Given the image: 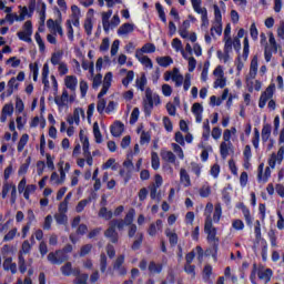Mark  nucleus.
Returning a JSON list of instances; mask_svg holds the SVG:
<instances>
[{"label": "nucleus", "instance_id": "f8f14e48", "mask_svg": "<svg viewBox=\"0 0 284 284\" xmlns=\"http://www.w3.org/2000/svg\"><path fill=\"white\" fill-rule=\"evenodd\" d=\"M125 131V124L121 121H115L111 126H110V132L112 136L119 138L123 132Z\"/></svg>", "mask_w": 284, "mask_h": 284}, {"label": "nucleus", "instance_id": "58836bf2", "mask_svg": "<svg viewBox=\"0 0 284 284\" xmlns=\"http://www.w3.org/2000/svg\"><path fill=\"white\" fill-rule=\"evenodd\" d=\"M28 141H30V135L24 133L18 142V152H23L26 145H28Z\"/></svg>", "mask_w": 284, "mask_h": 284}, {"label": "nucleus", "instance_id": "c03bdc74", "mask_svg": "<svg viewBox=\"0 0 284 284\" xmlns=\"http://www.w3.org/2000/svg\"><path fill=\"white\" fill-rule=\"evenodd\" d=\"M18 265L20 274H26V272H28V265L26 264V258L23 255L18 256Z\"/></svg>", "mask_w": 284, "mask_h": 284}, {"label": "nucleus", "instance_id": "c85d7f7f", "mask_svg": "<svg viewBox=\"0 0 284 284\" xmlns=\"http://www.w3.org/2000/svg\"><path fill=\"white\" fill-rule=\"evenodd\" d=\"M162 225H163L162 220H156L155 223H151L148 229L149 236H154L156 234V227H158V230H161Z\"/></svg>", "mask_w": 284, "mask_h": 284}, {"label": "nucleus", "instance_id": "774afa93", "mask_svg": "<svg viewBox=\"0 0 284 284\" xmlns=\"http://www.w3.org/2000/svg\"><path fill=\"white\" fill-rule=\"evenodd\" d=\"M91 252H92V244H85L81 246L79 256L81 257L88 256V254H90Z\"/></svg>", "mask_w": 284, "mask_h": 284}, {"label": "nucleus", "instance_id": "13d9d810", "mask_svg": "<svg viewBox=\"0 0 284 284\" xmlns=\"http://www.w3.org/2000/svg\"><path fill=\"white\" fill-rule=\"evenodd\" d=\"M116 163V160L114 158H110L103 165H102V170H116V165L114 164Z\"/></svg>", "mask_w": 284, "mask_h": 284}, {"label": "nucleus", "instance_id": "9b49d317", "mask_svg": "<svg viewBox=\"0 0 284 284\" xmlns=\"http://www.w3.org/2000/svg\"><path fill=\"white\" fill-rule=\"evenodd\" d=\"M112 87V72H108L104 77L102 89L98 94V99H103L108 94V90Z\"/></svg>", "mask_w": 284, "mask_h": 284}, {"label": "nucleus", "instance_id": "c9c22d12", "mask_svg": "<svg viewBox=\"0 0 284 284\" xmlns=\"http://www.w3.org/2000/svg\"><path fill=\"white\" fill-rule=\"evenodd\" d=\"M151 168L153 170H159L161 168V160L159 159L158 152H151Z\"/></svg>", "mask_w": 284, "mask_h": 284}, {"label": "nucleus", "instance_id": "5701e85b", "mask_svg": "<svg viewBox=\"0 0 284 284\" xmlns=\"http://www.w3.org/2000/svg\"><path fill=\"white\" fill-rule=\"evenodd\" d=\"M148 270H149L150 274H161V272H163V265L161 263L151 261L149 263Z\"/></svg>", "mask_w": 284, "mask_h": 284}, {"label": "nucleus", "instance_id": "4c0bfd02", "mask_svg": "<svg viewBox=\"0 0 284 284\" xmlns=\"http://www.w3.org/2000/svg\"><path fill=\"white\" fill-rule=\"evenodd\" d=\"M80 141L82 142V150L84 154H90V140L88 136H83L82 131L80 132Z\"/></svg>", "mask_w": 284, "mask_h": 284}, {"label": "nucleus", "instance_id": "ea45409f", "mask_svg": "<svg viewBox=\"0 0 284 284\" xmlns=\"http://www.w3.org/2000/svg\"><path fill=\"white\" fill-rule=\"evenodd\" d=\"M221 216H223V209L221 207V204H215L213 223H219L221 221Z\"/></svg>", "mask_w": 284, "mask_h": 284}, {"label": "nucleus", "instance_id": "b1692460", "mask_svg": "<svg viewBox=\"0 0 284 284\" xmlns=\"http://www.w3.org/2000/svg\"><path fill=\"white\" fill-rule=\"evenodd\" d=\"M156 63L160 64L161 68H169V65H172V63H174V60L170 55L159 57L156 58Z\"/></svg>", "mask_w": 284, "mask_h": 284}, {"label": "nucleus", "instance_id": "9d476101", "mask_svg": "<svg viewBox=\"0 0 284 284\" xmlns=\"http://www.w3.org/2000/svg\"><path fill=\"white\" fill-rule=\"evenodd\" d=\"M235 207L237 210H241L243 216H244V220H245V223L248 227H252L253 225V219H252V214L250 213V209L246 207L245 203L243 202H240L235 205Z\"/></svg>", "mask_w": 284, "mask_h": 284}, {"label": "nucleus", "instance_id": "4d7b16f0", "mask_svg": "<svg viewBox=\"0 0 284 284\" xmlns=\"http://www.w3.org/2000/svg\"><path fill=\"white\" fill-rule=\"evenodd\" d=\"M105 105H108V101H105V99L103 98H100L97 104V111L99 112V114H103V112H105Z\"/></svg>", "mask_w": 284, "mask_h": 284}, {"label": "nucleus", "instance_id": "ddd939ff", "mask_svg": "<svg viewBox=\"0 0 284 284\" xmlns=\"http://www.w3.org/2000/svg\"><path fill=\"white\" fill-rule=\"evenodd\" d=\"M97 199V193H91V195L88 199L81 200L77 206H75V212L78 214H81L88 205V203H92V201H95Z\"/></svg>", "mask_w": 284, "mask_h": 284}, {"label": "nucleus", "instance_id": "0e129e2a", "mask_svg": "<svg viewBox=\"0 0 284 284\" xmlns=\"http://www.w3.org/2000/svg\"><path fill=\"white\" fill-rule=\"evenodd\" d=\"M149 189H150L151 200L152 201H158V202L161 201V193L156 194L159 189L156 186H149Z\"/></svg>", "mask_w": 284, "mask_h": 284}, {"label": "nucleus", "instance_id": "2eb2a0df", "mask_svg": "<svg viewBox=\"0 0 284 284\" xmlns=\"http://www.w3.org/2000/svg\"><path fill=\"white\" fill-rule=\"evenodd\" d=\"M68 99H70V94L68 93V90H63L61 97L57 95L54 98V103L58 105V108H65V103H68Z\"/></svg>", "mask_w": 284, "mask_h": 284}, {"label": "nucleus", "instance_id": "603ef678", "mask_svg": "<svg viewBox=\"0 0 284 284\" xmlns=\"http://www.w3.org/2000/svg\"><path fill=\"white\" fill-rule=\"evenodd\" d=\"M54 219L58 225H65L68 223V215L65 213H57Z\"/></svg>", "mask_w": 284, "mask_h": 284}, {"label": "nucleus", "instance_id": "f257e3e1", "mask_svg": "<svg viewBox=\"0 0 284 284\" xmlns=\"http://www.w3.org/2000/svg\"><path fill=\"white\" fill-rule=\"evenodd\" d=\"M204 232L207 234L209 243H213L211 248H206L205 256H212L214 261H219V237H216V227L212 224L211 215L205 219Z\"/></svg>", "mask_w": 284, "mask_h": 284}, {"label": "nucleus", "instance_id": "c756f323", "mask_svg": "<svg viewBox=\"0 0 284 284\" xmlns=\"http://www.w3.org/2000/svg\"><path fill=\"white\" fill-rule=\"evenodd\" d=\"M180 181L184 183V187H190V185H192L190 174H187V171L185 169H181L180 171Z\"/></svg>", "mask_w": 284, "mask_h": 284}, {"label": "nucleus", "instance_id": "3c124183", "mask_svg": "<svg viewBox=\"0 0 284 284\" xmlns=\"http://www.w3.org/2000/svg\"><path fill=\"white\" fill-rule=\"evenodd\" d=\"M132 81H134V71H128L126 77L122 79V85H124V88H128V85H130V83H132Z\"/></svg>", "mask_w": 284, "mask_h": 284}, {"label": "nucleus", "instance_id": "052dcab7", "mask_svg": "<svg viewBox=\"0 0 284 284\" xmlns=\"http://www.w3.org/2000/svg\"><path fill=\"white\" fill-rule=\"evenodd\" d=\"M88 278H90V275L88 273H82L81 275H78V277H75L73 283L74 284H88Z\"/></svg>", "mask_w": 284, "mask_h": 284}, {"label": "nucleus", "instance_id": "1a4fd4ad", "mask_svg": "<svg viewBox=\"0 0 284 284\" xmlns=\"http://www.w3.org/2000/svg\"><path fill=\"white\" fill-rule=\"evenodd\" d=\"M123 263H125V255H119L113 263V270L119 272V276H125L128 274V268L123 266Z\"/></svg>", "mask_w": 284, "mask_h": 284}, {"label": "nucleus", "instance_id": "cd10ccee", "mask_svg": "<svg viewBox=\"0 0 284 284\" xmlns=\"http://www.w3.org/2000/svg\"><path fill=\"white\" fill-rule=\"evenodd\" d=\"M227 190H232V184H229L227 187H224L222 190V201L225 203V205L232 204V195H230V192Z\"/></svg>", "mask_w": 284, "mask_h": 284}, {"label": "nucleus", "instance_id": "5fc2aeb1", "mask_svg": "<svg viewBox=\"0 0 284 284\" xmlns=\"http://www.w3.org/2000/svg\"><path fill=\"white\" fill-rule=\"evenodd\" d=\"M34 39H36V42L39 45L40 52H45V42H43V39L41 38V33L36 32Z\"/></svg>", "mask_w": 284, "mask_h": 284}, {"label": "nucleus", "instance_id": "f03ea898", "mask_svg": "<svg viewBox=\"0 0 284 284\" xmlns=\"http://www.w3.org/2000/svg\"><path fill=\"white\" fill-rule=\"evenodd\" d=\"M20 10V14L9 13L6 16L7 21L12 26L14 21H26V17L32 19V14H34V10H37V0H29L28 7H18Z\"/></svg>", "mask_w": 284, "mask_h": 284}, {"label": "nucleus", "instance_id": "680f3d73", "mask_svg": "<svg viewBox=\"0 0 284 284\" xmlns=\"http://www.w3.org/2000/svg\"><path fill=\"white\" fill-rule=\"evenodd\" d=\"M61 272L63 276H72V263L67 262L63 266H61Z\"/></svg>", "mask_w": 284, "mask_h": 284}, {"label": "nucleus", "instance_id": "79ce46f5", "mask_svg": "<svg viewBox=\"0 0 284 284\" xmlns=\"http://www.w3.org/2000/svg\"><path fill=\"white\" fill-rule=\"evenodd\" d=\"M34 192H37V185L34 184L27 185L23 192V197L26 199V201H30V195L34 194Z\"/></svg>", "mask_w": 284, "mask_h": 284}, {"label": "nucleus", "instance_id": "4468645a", "mask_svg": "<svg viewBox=\"0 0 284 284\" xmlns=\"http://www.w3.org/2000/svg\"><path fill=\"white\" fill-rule=\"evenodd\" d=\"M49 74L50 65L48 63H44L42 68V83L44 85L43 92H48V90H50V80H48Z\"/></svg>", "mask_w": 284, "mask_h": 284}, {"label": "nucleus", "instance_id": "de8ad7c7", "mask_svg": "<svg viewBox=\"0 0 284 284\" xmlns=\"http://www.w3.org/2000/svg\"><path fill=\"white\" fill-rule=\"evenodd\" d=\"M162 159L168 163H176V155L172 151H165L162 153Z\"/></svg>", "mask_w": 284, "mask_h": 284}, {"label": "nucleus", "instance_id": "69168bd1", "mask_svg": "<svg viewBox=\"0 0 284 284\" xmlns=\"http://www.w3.org/2000/svg\"><path fill=\"white\" fill-rule=\"evenodd\" d=\"M150 141H152V135L145 131H142L140 136V145H145V143H150Z\"/></svg>", "mask_w": 284, "mask_h": 284}, {"label": "nucleus", "instance_id": "bb28decb", "mask_svg": "<svg viewBox=\"0 0 284 284\" xmlns=\"http://www.w3.org/2000/svg\"><path fill=\"white\" fill-rule=\"evenodd\" d=\"M145 85H148V78L145 77V73H143L140 78L135 80V87L141 92H145Z\"/></svg>", "mask_w": 284, "mask_h": 284}, {"label": "nucleus", "instance_id": "f3484780", "mask_svg": "<svg viewBox=\"0 0 284 284\" xmlns=\"http://www.w3.org/2000/svg\"><path fill=\"white\" fill-rule=\"evenodd\" d=\"M273 274L274 272L272 271V268H265L264 271L257 272L260 281H264L265 283H270V281H272Z\"/></svg>", "mask_w": 284, "mask_h": 284}, {"label": "nucleus", "instance_id": "2f4dec72", "mask_svg": "<svg viewBox=\"0 0 284 284\" xmlns=\"http://www.w3.org/2000/svg\"><path fill=\"white\" fill-rule=\"evenodd\" d=\"M32 163V156H28L26 159V163H23L19 170H18V174L19 176H23V174H28V170L30 169V164Z\"/></svg>", "mask_w": 284, "mask_h": 284}, {"label": "nucleus", "instance_id": "412c9836", "mask_svg": "<svg viewBox=\"0 0 284 284\" xmlns=\"http://www.w3.org/2000/svg\"><path fill=\"white\" fill-rule=\"evenodd\" d=\"M195 12L196 14H201L202 28H207L210 26V19L207 18V9L200 7L199 10Z\"/></svg>", "mask_w": 284, "mask_h": 284}, {"label": "nucleus", "instance_id": "4be33fe9", "mask_svg": "<svg viewBox=\"0 0 284 284\" xmlns=\"http://www.w3.org/2000/svg\"><path fill=\"white\" fill-rule=\"evenodd\" d=\"M139 54H154L156 52V45L154 43H145L140 50H138Z\"/></svg>", "mask_w": 284, "mask_h": 284}, {"label": "nucleus", "instance_id": "a211bd4d", "mask_svg": "<svg viewBox=\"0 0 284 284\" xmlns=\"http://www.w3.org/2000/svg\"><path fill=\"white\" fill-rule=\"evenodd\" d=\"M110 17H112V10L102 13V26L106 34L110 32Z\"/></svg>", "mask_w": 284, "mask_h": 284}, {"label": "nucleus", "instance_id": "dca6fc26", "mask_svg": "<svg viewBox=\"0 0 284 284\" xmlns=\"http://www.w3.org/2000/svg\"><path fill=\"white\" fill-rule=\"evenodd\" d=\"M164 234L169 239L171 247H176V245H179V235L176 232H172L170 229H166Z\"/></svg>", "mask_w": 284, "mask_h": 284}, {"label": "nucleus", "instance_id": "e433bc0d", "mask_svg": "<svg viewBox=\"0 0 284 284\" xmlns=\"http://www.w3.org/2000/svg\"><path fill=\"white\" fill-rule=\"evenodd\" d=\"M213 10H214V21L217 26H221V23H223V14L221 13V8H219V4H214Z\"/></svg>", "mask_w": 284, "mask_h": 284}, {"label": "nucleus", "instance_id": "6e6552de", "mask_svg": "<svg viewBox=\"0 0 284 284\" xmlns=\"http://www.w3.org/2000/svg\"><path fill=\"white\" fill-rule=\"evenodd\" d=\"M58 17L59 20H53V19H49L47 21V28L54 30L55 32H58V34H60V37H63V28L61 27V11L58 10Z\"/></svg>", "mask_w": 284, "mask_h": 284}, {"label": "nucleus", "instance_id": "864d4df0", "mask_svg": "<svg viewBox=\"0 0 284 284\" xmlns=\"http://www.w3.org/2000/svg\"><path fill=\"white\" fill-rule=\"evenodd\" d=\"M220 154L222 159H227L230 156V148L227 146V143L222 142L220 145Z\"/></svg>", "mask_w": 284, "mask_h": 284}, {"label": "nucleus", "instance_id": "338daca9", "mask_svg": "<svg viewBox=\"0 0 284 284\" xmlns=\"http://www.w3.org/2000/svg\"><path fill=\"white\" fill-rule=\"evenodd\" d=\"M210 72V61L204 62V67L201 73V81H207V74Z\"/></svg>", "mask_w": 284, "mask_h": 284}, {"label": "nucleus", "instance_id": "7c9ffc66", "mask_svg": "<svg viewBox=\"0 0 284 284\" xmlns=\"http://www.w3.org/2000/svg\"><path fill=\"white\" fill-rule=\"evenodd\" d=\"M135 57L140 61V63H142V65H145V68H153L154 64L152 63V59H150L148 55L141 57V54H139V51H136Z\"/></svg>", "mask_w": 284, "mask_h": 284}, {"label": "nucleus", "instance_id": "a18cd8bd", "mask_svg": "<svg viewBox=\"0 0 284 284\" xmlns=\"http://www.w3.org/2000/svg\"><path fill=\"white\" fill-rule=\"evenodd\" d=\"M61 59H63V52H61V51L53 52L51 55L52 65H60Z\"/></svg>", "mask_w": 284, "mask_h": 284}, {"label": "nucleus", "instance_id": "a878e982", "mask_svg": "<svg viewBox=\"0 0 284 284\" xmlns=\"http://www.w3.org/2000/svg\"><path fill=\"white\" fill-rule=\"evenodd\" d=\"M64 83L68 90H77V83H79V80L74 75H68Z\"/></svg>", "mask_w": 284, "mask_h": 284}, {"label": "nucleus", "instance_id": "bf43d9fd", "mask_svg": "<svg viewBox=\"0 0 284 284\" xmlns=\"http://www.w3.org/2000/svg\"><path fill=\"white\" fill-rule=\"evenodd\" d=\"M252 143L255 150H258V145L261 143V132L256 128L254 129V136Z\"/></svg>", "mask_w": 284, "mask_h": 284}, {"label": "nucleus", "instance_id": "49530a36", "mask_svg": "<svg viewBox=\"0 0 284 284\" xmlns=\"http://www.w3.org/2000/svg\"><path fill=\"white\" fill-rule=\"evenodd\" d=\"M106 270H108V256H105V253H101V255H100V272L102 274H105Z\"/></svg>", "mask_w": 284, "mask_h": 284}, {"label": "nucleus", "instance_id": "aec40b11", "mask_svg": "<svg viewBox=\"0 0 284 284\" xmlns=\"http://www.w3.org/2000/svg\"><path fill=\"white\" fill-rule=\"evenodd\" d=\"M130 32H134V24L125 22L118 29V34L123 37V34H130Z\"/></svg>", "mask_w": 284, "mask_h": 284}, {"label": "nucleus", "instance_id": "8fccbe9b", "mask_svg": "<svg viewBox=\"0 0 284 284\" xmlns=\"http://www.w3.org/2000/svg\"><path fill=\"white\" fill-rule=\"evenodd\" d=\"M141 245H143V233H139L138 239L131 245V250H133V252H136V250H141Z\"/></svg>", "mask_w": 284, "mask_h": 284}, {"label": "nucleus", "instance_id": "473e14b6", "mask_svg": "<svg viewBox=\"0 0 284 284\" xmlns=\"http://www.w3.org/2000/svg\"><path fill=\"white\" fill-rule=\"evenodd\" d=\"M93 136L95 143H103V134H101V129H99V122L93 123Z\"/></svg>", "mask_w": 284, "mask_h": 284}, {"label": "nucleus", "instance_id": "423d86ee", "mask_svg": "<svg viewBox=\"0 0 284 284\" xmlns=\"http://www.w3.org/2000/svg\"><path fill=\"white\" fill-rule=\"evenodd\" d=\"M275 88H276V84L272 83L265 89L264 92H262L260 100H258V108H261V110H263V108H265V105H267L268 99H272V97H274Z\"/></svg>", "mask_w": 284, "mask_h": 284}, {"label": "nucleus", "instance_id": "6ab92c4d", "mask_svg": "<svg viewBox=\"0 0 284 284\" xmlns=\"http://www.w3.org/2000/svg\"><path fill=\"white\" fill-rule=\"evenodd\" d=\"M257 73H258V57L255 55L251 60V67H250L251 79H256Z\"/></svg>", "mask_w": 284, "mask_h": 284}, {"label": "nucleus", "instance_id": "39448f33", "mask_svg": "<svg viewBox=\"0 0 284 284\" xmlns=\"http://www.w3.org/2000/svg\"><path fill=\"white\" fill-rule=\"evenodd\" d=\"M69 258L70 256L68 253L63 252L62 250H57L55 252H50L48 254V261H50L52 265H61Z\"/></svg>", "mask_w": 284, "mask_h": 284}, {"label": "nucleus", "instance_id": "e2e57ef3", "mask_svg": "<svg viewBox=\"0 0 284 284\" xmlns=\"http://www.w3.org/2000/svg\"><path fill=\"white\" fill-rule=\"evenodd\" d=\"M94 28V24L92 23V19L88 18L84 21V31L88 34V37L92 36V29Z\"/></svg>", "mask_w": 284, "mask_h": 284}, {"label": "nucleus", "instance_id": "37998d69", "mask_svg": "<svg viewBox=\"0 0 284 284\" xmlns=\"http://www.w3.org/2000/svg\"><path fill=\"white\" fill-rule=\"evenodd\" d=\"M80 114H82V116H85V111H83V109H79V108L74 109L72 118L74 120L75 125H79L81 123Z\"/></svg>", "mask_w": 284, "mask_h": 284}, {"label": "nucleus", "instance_id": "20e7f679", "mask_svg": "<svg viewBox=\"0 0 284 284\" xmlns=\"http://www.w3.org/2000/svg\"><path fill=\"white\" fill-rule=\"evenodd\" d=\"M152 110H154V98L152 97V89H145V99L143 100L144 116H152Z\"/></svg>", "mask_w": 284, "mask_h": 284}, {"label": "nucleus", "instance_id": "6e6d98bb", "mask_svg": "<svg viewBox=\"0 0 284 284\" xmlns=\"http://www.w3.org/2000/svg\"><path fill=\"white\" fill-rule=\"evenodd\" d=\"M244 48H243V59L247 61V57H250V39L247 37L244 38Z\"/></svg>", "mask_w": 284, "mask_h": 284}, {"label": "nucleus", "instance_id": "a19ab883", "mask_svg": "<svg viewBox=\"0 0 284 284\" xmlns=\"http://www.w3.org/2000/svg\"><path fill=\"white\" fill-rule=\"evenodd\" d=\"M243 154H244V159H245V162H246L244 164V168L247 170V168L250 165V159H252V146H250V144H247L244 148Z\"/></svg>", "mask_w": 284, "mask_h": 284}, {"label": "nucleus", "instance_id": "7ed1b4c3", "mask_svg": "<svg viewBox=\"0 0 284 284\" xmlns=\"http://www.w3.org/2000/svg\"><path fill=\"white\" fill-rule=\"evenodd\" d=\"M125 225L128 224L123 219L112 220L109 223V227L104 232V236L106 239H110L111 243H119V233L116 232V229L121 232L123 231V227H125Z\"/></svg>", "mask_w": 284, "mask_h": 284}, {"label": "nucleus", "instance_id": "09e8293b", "mask_svg": "<svg viewBox=\"0 0 284 284\" xmlns=\"http://www.w3.org/2000/svg\"><path fill=\"white\" fill-rule=\"evenodd\" d=\"M17 34L20 41H24L26 43H32V38H31L32 33H28L26 31H19Z\"/></svg>", "mask_w": 284, "mask_h": 284}, {"label": "nucleus", "instance_id": "72a5a7b5", "mask_svg": "<svg viewBox=\"0 0 284 284\" xmlns=\"http://www.w3.org/2000/svg\"><path fill=\"white\" fill-rule=\"evenodd\" d=\"M135 216H136V210H134V207H131L124 216V221L126 222V225H134Z\"/></svg>", "mask_w": 284, "mask_h": 284}, {"label": "nucleus", "instance_id": "f704fd0d", "mask_svg": "<svg viewBox=\"0 0 284 284\" xmlns=\"http://www.w3.org/2000/svg\"><path fill=\"white\" fill-rule=\"evenodd\" d=\"M173 81L175 83V88H181V85H183V75L179 73V68L173 69Z\"/></svg>", "mask_w": 284, "mask_h": 284}, {"label": "nucleus", "instance_id": "393cba45", "mask_svg": "<svg viewBox=\"0 0 284 284\" xmlns=\"http://www.w3.org/2000/svg\"><path fill=\"white\" fill-rule=\"evenodd\" d=\"M270 136H272V124H264L262 128L263 143H267V141H270Z\"/></svg>", "mask_w": 284, "mask_h": 284}, {"label": "nucleus", "instance_id": "0eeeda50", "mask_svg": "<svg viewBox=\"0 0 284 284\" xmlns=\"http://www.w3.org/2000/svg\"><path fill=\"white\" fill-rule=\"evenodd\" d=\"M100 205L102 207L100 209L98 216L100 219H104V221H111L113 213L112 211H108V207H105V205H108V197L105 195L101 196Z\"/></svg>", "mask_w": 284, "mask_h": 284}]
</instances>
